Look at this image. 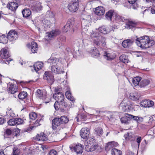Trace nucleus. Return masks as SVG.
Returning a JSON list of instances; mask_svg holds the SVG:
<instances>
[{"label": "nucleus", "instance_id": "23", "mask_svg": "<svg viewBox=\"0 0 155 155\" xmlns=\"http://www.w3.org/2000/svg\"><path fill=\"white\" fill-rule=\"evenodd\" d=\"M95 12L96 15H101L104 14L105 10L102 6H100L96 8Z\"/></svg>", "mask_w": 155, "mask_h": 155}, {"label": "nucleus", "instance_id": "50", "mask_svg": "<svg viewBox=\"0 0 155 155\" xmlns=\"http://www.w3.org/2000/svg\"><path fill=\"white\" fill-rule=\"evenodd\" d=\"M85 117V116L83 115L78 114L76 117L77 118V122H79L81 120H84Z\"/></svg>", "mask_w": 155, "mask_h": 155}, {"label": "nucleus", "instance_id": "31", "mask_svg": "<svg viewBox=\"0 0 155 155\" xmlns=\"http://www.w3.org/2000/svg\"><path fill=\"white\" fill-rule=\"evenodd\" d=\"M150 83V80L147 79L142 80L139 83V86L141 87H144Z\"/></svg>", "mask_w": 155, "mask_h": 155}, {"label": "nucleus", "instance_id": "32", "mask_svg": "<svg viewBox=\"0 0 155 155\" xmlns=\"http://www.w3.org/2000/svg\"><path fill=\"white\" fill-rule=\"evenodd\" d=\"M126 27L129 29H132L135 27L137 25L136 23L131 21H128L126 23Z\"/></svg>", "mask_w": 155, "mask_h": 155}, {"label": "nucleus", "instance_id": "7", "mask_svg": "<svg viewBox=\"0 0 155 155\" xmlns=\"http://www.w3.org/2000/svg\"><path fill=\"white\" fill-rule=\"evenodd\" d=\"M71 150L75 152L77 155H81L83 152V147L81 144H78L74 146H70Z\"/></svg>", "mask_w": 155, "mask_h": 155}, {"label": "nucleus", "instance_id": "51", "mask_svg": "<svg viewBox=\"0 0 155 155\" xmlns=\"http://www.w3.org/2000/svg\"><path fill=\"white\" fill-rule=\"evenodd\" d=\"M20 150L19 149L15 147L13 150V155H18L20 153Z\"/></svg>", "mask_w": 155, "mask_h": 155}, {"label": "nucleus", "instance_id": "55", "mask_svg": "<svg viewBox=\"0 0 155 155\" xmlns=\"http://www.w3.org/2000/svg\"><path fill=\"white\" fill-rule=\"evenodd\" d=\"M7 114L10 116L11 117H15V114L11 110H9L8 112H7Z\"/></svg>", "mask_w": 155, "mask_h": 155}, {"label": "nucleus", "instance_id": "6", "mask_svg": "<svg viewBox=\"0 0 155 155\" xmlns=\"http://www.w3.org/2000/svg\"><path fill=\"white\" fill-rule=\"evenodd\" d=\"M24 120L20 118H15L9 120L8 122V123L10 126H17L23 124Z\"/></svg>", "mask_w": 155, "mask_h": 155}, {"label": "nucleus", "instance_id": "33", "mask_svg": "<svg viewBox=\"0 0 155 155\" xmlns=\"http://www.w3.org/2000/svg\"><path fill=\"white\" fill-rule=\"evenodd\" d=\"M22 14L23 17L26 18L31 15V12L29 9H25L22 11Z\"/></svg>", "mask_w": 155, "mask_h": 155}, {"label": "nucleus", "instance_id": "25", "mask_svg": "<svg viewBox=\"0 0 155 155\" xmlns=\"http://www.w3.org/2000/svg\"><path fill=\"white\" fill-rule=\"evenodd\" d=\"M43 64L41 62H36L34 65L35 70L36 72L40 70L43 67Z\"/></svg>", "mask_w": 155, "mask_h": 155}, {"label": "nucleus", "instance_id": "24", "mask_svg": "<svg viewBox=\"0 0 155 155\" xmlns=\"http://www.w3.org/2000/svg\"><path fill=\"white\" fill-rule=\"evenodd\" d=\"M8 91L9 93L11 94H14L17 90V87L14 84H11L8 88Z\"/></svg>", "mask_w": 155, "mask_h": 155}, {"label": "nucleus", "instance_id": "30", "mask_svg": "<svg viewBox=\"0 0 155 155\" xmlns=\"http://www.w3.org/2000/svg\"><path fill=\"white\" fill-rule=\"evenodd\" d=\"M99 31L104 34H106L109 32L110 30L105 26H103L99 28Z\"/></svg>", "mask_w": 155, "mask_h": 155}, {"label": "nucleus", "instance_id": "63", "mask_svg": "<svg viewBox=\"0 0 155 155\" xmlns=\"http://www.w3.org/2000/svg\"><path fill=\"white\" fill-rule=\"evenodd\" d=\"M112 142V145L113 147H117L118 146V144L117 143V142H115L114 141H111V142Z\"/></svg>", "mask_w": 155, "mask_h": 155}, {"label": "nucleus", "instance_id": "35", "mask_svg": "<svg viewBox=\"0 0 155 155\" xmlns=\"http://www.w3.org/2000/svg\"><path fill=\"white\" fill-rule=\"evenodd\" d=\"M39 117L38 119H37L35 122H34L33 125L31 127L32 128L36 127L41 125L40 122L42 120V117L41 116H39Z\"/></svg>", "mask_w": 155, "mask_h": 155}, {"label": "nucleus", "instance_id": "61", "mask_svg": "<svg viewBox=\"0 0 155 155\" xmlns=\"http://www.w3.org/2000/svg\"><path fill=\"white\" fill-rule=\"evenodd\" d=\"M5 121V119L3 117H0V125L4 123Z\"/></svg>", "mask_w": 155, "mask_h": 155}, {"label": "nucleus", "instance_id": "5", "mask_svg": "<svg viewBox=\"0 0 155 155\" xmlns=\"http://www.w3.org/2000/svg\"><path fill=\"white\" fill-rule=\"evenodd\" d=\"M79 0H72L68 5L69 10L71 12H76L79 7Z\"/></svg>", "mask_w": 155, "mask_h": 155}, {"label": "nucleus", "instance_id": "12", "mask_svg": "<svg viewBox=\"0 0 155 155\" xmlns=\"http://www.w3.org/2000/svg\"><path fill=\"white\" fill-rule=\"evenodd\" d=\"M18 37L17 32L14 30H11L8 33L7 36L8 38L11 40H16Z\"/></svg>", "mask_w": 155, "mask_h": 155}, {"label": "nucleus", "instance_id": "34", "mask_svg": "<svg viewBox=\"0 0 155 155\" xmlns=\"http://www.w3.org/2000/svg\"><path fill=\"white\" fill-rule=\"evenodd\" d=\"M72 25L70 21H68L66 25L64 27L63 30L64 32H66L69 30Z\"/></svg>", "mask_w": 155, "mask_h": 155}, {"label": "nucleus", "instance_id": "9", "mask_svg": "<svg viewBox=\"0 0 155 155\" xmlns=\"http://www.w3.org/2000/svg\"><path fill=\"white\" fill-rule=\"evenodd\" d=\"M51 71L52 72L56 74L63 73L64 72L62 64L60 65H57L56 66H52Z\"/></svg>", "mask_w": 155, "mask_h": 155}, {"label": "nucleus", "instance_id": "11", "mask_svg": "<svg viewBox=\"0 0 155 155\" xmlns=\"http://www.w3.org/2000/svg\"><path fill=\"white\" fill-rule=\"evenodd\" d=\"M91 18L90 15H87L85 18H83L82 21V27L84 29L87 30L89 27V23L91 21Z\"/></svg>", "mask_w": 155, "mask_h": 155}, {"label": "nucleus", "instance_id": "18", "mask_svg": "<svg viewBox=\"0 0 155 155\" xmlns=\"http://www.w3.org/2000/svg\"><path fill=\"white\" fill-rule=\"evenodd\" d=\"M140 97V95L137 92H132L130 93L129 95V97L133 101L138 100Z\"/></svg>", "mask_w": 155, "mask_h": 155}, {"label": "nucleus", "instance_id": "16", "mask_svg": "<svg viewBox=\"0 0 155 155\" xmlns=\"http://www.w3.org/2000/svg\"><path fill=\"white\" fill-rule=\"evenodd\" d=\"M46 92L45 91L38 89L35 93L37 98L40 99H44L46 96Z\"/></svg>", "mask_w": 155, "mask_h": 155}, {"label": "nucleus", "instance_id": "45", "mask_svg": "<svg viewBox=\"0 0 155 155\" xmlns=\"http://www.w3.org/2000/svg\"><path fill=\"white\" fill-rule=\"evenodd\" d=\"M114 19L117 22H120L121 21H124L125 20L123 17L120 16L116 14L114 16Z\"/></svg>", "mask_w": 155, "mask_h": 155}, {"label": "nucleus", "instance_id": "15", "mask_svg": "<svg viewBox=\"0 0 155 155\" xmlns=\"http://www.w3.org/2000/svg\"><path fill=\"white\" fill-rule=\"evenodd\" d=\"M48 62L50 63L52 66H56L58 65H61V63L59 61V60L55 58L51 57L48 61Z\"/></svg>", "mask_w": 155, "mask_h": 155}, {"label": "nucleus", "instance_id": "37", "mask_svg": "<svg viewBox=\"0 0 155 155\" xmlns=\"http://www.w3.org/2000/svg\"><path fill=\"white\" fill-rule=\"evenodd\" d=\"M39 116H41L40 114H37L35 112H32L29 114L30 118L32 120H35L36 118L38 119Z\"/></svg>", "mask_w": 155, "mask_h": 155}, {"label": "nucleus", "instance_id": "39", "mask_svg": "<svg viewBox=\"0 0 155 155\" xmlns=\"http://www.w3.org/2000/svg\"><path fill=\"white\" fill-rule=\"evenodd\" d=\"M112 155H122V152L116 148L113 149L111 151Z\"/></svg>", "mask_w": 155, "mask_h": 155}, {"label": "nucleus", "instance_id": "41", "mask_svg": "<svg viewBox=\"0 0 155 155\" xmlns=\"http://www.w3.org/2000/svg\"><path fill=\"white\" fill-rule=\"evenodd\" d=\"M61 124H65L68 123L69 120L67 117L66 116H61L60 118H59Z\"/></svg>", "mask_w": 155, "mask_h": 155}, {"label": "nucleus", "instance_id": "3", "mask_svg": "<svg viewBox=\"0 0 155 155\" xmlns=\"http://www.w3.org/2000/svg\"><path fill=\"white\" fill-rule=\"evenodd\" d=\"M133 105L127 98H124L120 105V109L122 111L128 112L133 107Z\"/></svg>", "mask_w": 155, "mask_h": 155}, {"label": "nucleus", "instance_id": "47", "mask_svg": "<svg viewBox=\"0 0 155 155\" xmlns=\"http://www.w3.org/2000/svg\"><path fill=\"white\" fill-rule=\"evenodd\" d=\"M147 100L142 101L140 103V105L143 107H148Z\"/></svg>", "mask_w": 155, "mask_h": 155}, {"label": "nucleus", "instance_id": "26", "mask_svg": "<svg viewBox=\"0 0 155 155\" xmlns=\"http://www.w3.org/2000/svg\"><path fill=\"white\" fill-rule=\"evenodd\" d=\"M103 55L104 57L107 60L112 59L114 58L113 54L109 53L107 51H104L103 53Z\"/></svg>", "mask_w": 155, "mask_h": 155}, {"label": "nucleus", "instance_id": "4", "mask_svg": "<svg viewBox=\"0 0 155 155\" xmlns=\"http://www.w3.org/2000/svg\"><path fill=\"white\" fill-rule=\"evenodd\" d=\"M0 56L2 58L6 60L5 61L2 62H1L0 63L1 64L4 63L6 64H9V61L12 60H10V58L8 59L9 57L10 56V54H9L6 48H4L1 50L0 52Z\"/></svg>", "mask_w": 155, "mask_h": 155}, {"label": "nucleus", "instance_id": "58", "mask_svg": "<svg viewBox=\"0 0 155 155\" xmlns=\"http://www.w3.org/2000/svg\"><path fill=\"white\" fill-rule=\"evenodd\" d=\"M151 12L152 14H155V5L153 6L151 8Z\"/></svg>", "mask_w": 155, "mask_h": 155}, {"label": "nucleus", "instance_id": "40", "mask_svg": "<svg viewBox=\"0 0 155 155\" xmlns=\"http://www.w3.org/2000/svg\"><path fill=\"white\" fill-rule=\"evenodd\" d=\"M137 0H128L129 2L132 5V8L134 9H136L138 7V4L136 2Z\"/></svg>", "mask_w": 155, "mask_h": 155}, {"label": "nucleus", "instance_id": "42", "mask_svg": "<svg viewBox=\"0 0 155 155\" xmlns=\"http://www.w3.org/2000/svg\"><path fill=\"white\" fill-rule=\"evenodd\" d=\"M113 12V11L110 10L106 13V18L108 20L111 21Z\"/></svg>", "mask_w": 155, "mask_h": 155}, {"label": "nucleus", "instance_id": "54", "mask_svg": "<svg viewBox=\"0 0 155 155\" xmlns=\"http://www.w3.org/2000/svg\"><path fill=\"white\" fill-rule=\"evenodd\" d=\"M147 102L148 103L147 104H148V107H150L153 106L154 105V102L150 100H147Z\"/></svg>", "mask_w": 155, "mask_h": 155}, {"label": "nucleus", "instance_id": "56", "mask_svg": "<svg viewBox=\"0 0 155 155\" xmlns=\"http://www.w3.org/2000/svg\"><path fill=\"white\" fill-rule=\"evenodd\" d=\"M57 152L54 150H50L48 153V155H56Z\"/></svg>", "mask_w": 155, "mask_h": 155}, {"label": "nucleus", "instance_id": "60", "mask_svg": "<svg viewBox=\"0 0 155 155\" xmlns=\"http://www.w3.org/2000/svg\"><path fill=\"white\" fill-rule=\"evenodd\" d=\"M153 132L152 130H148L147 132V135H153Z\"/></svg>", "mask_w": 155, "mask_h": 155}, {"label": "nucleus", "instance_id": "48", "mask_svg": "<svg viewBox=\"0 0 155 155\" xmlns=\"http://www.w3.org/2000/svg\"><path fill=\"white\" fill-rule=\"evenodd\" d=\"M124 137L127 140H130L132 137L131 134L130 133H127L125 134L124 136Z\"/></svg>", "mask_w": 155, "mask_h": 155}, {"label": "nucleus", "instance_id": "28", "mask_svg": "<svg viewBox=\"0 0 155 155\" xmlns=\"http://www.w3.org/2000/svg\"><path fill=\"white\" fill-rule=\"evenodd\" d=\"M125 116L120 119V121L122 123L127 124L128 121L130 120V115L128 114H125Z\"/></svg>", "mask_w": 155, "mask_h": 155}, {"label": "nucleus", "instance_id": "57", "mask_svg": "<svg viewBox=\"0 0 155 155\" xmlns=\"http://www.w3.org/2000/svg\"><path fill=\"white\" fill-rule=\"evenodd\" d=\"M141 140V138L140 137L138 136L136 140V142L137 143V145L139 147L140 145V143Z\"/></svg>", "mask_w": 155, "mask_h": 155}, {"label": "nucleus", "instance_id": "19", "mask_svg": "<svg viewBox=\"0 0 155 155\" xmlns=\"http://www.w3.org/2000/svg\"><path fill=\"white\" fill-rule=\"evenodd\" d=\"M97 146L93 143H87L85 147V150L87 152H91L94 151L96 149Z\"/></svg>", "mask_w": 155, "mask_h": 155}, {"label": "nucleus", "instance_id": "20", "mask_svg": "<svg viewBox=\"0 0 155 155\" xmlns=\"http://www.w3.org/2000/svg\"><path fill=\"white\" fill-rule=\"evenodd\" d=\"M31 45L29 44H28L27 46L28 48L31 47V51L32 52L35 53L37 52V51L38 49V45L35 42H32L31 43Z\"/></svg>", "mask_w": 155, "mask_h": 155}, {"label": "nucleus", "instance_id": "62", "mask_svg": "<svg viewBox=\"0 0 155 155\" xmlns=\"http://www.w3.org/2000/svg\"><path fill=\"white\" fill-rule=\"evenodd\" d=\"M40 7L41 5H38L36 6V7H35V8H33V10H36V11H39L41 9L40 8Z\"/></svg>", "mask_w": 155, "mask_h": 155}, {"label": "nucleus", "instance_id": "53", "mask_svg": "<svg viewBox=\"0 0 155 155\" xmlns=\"http://www.w3.org/2000/svg\"><path fill=\"white\" fill-rule=\"evenodd\" d=\"M112 142H110L108 143L106 146V149L109 150L110 148H112L113 147L112 145Z\"/></svg>", "mask_w": 155, "mask_h": 155}, {"label": "nucleus", "instance_id": "44", "mask_svg": "<svg viewBox=\"0 0 155 155\" xmlns=\"http://www.w3.org/2000/svg\"><path fill=\"white\" fill-rule=\"evenodd\" d=\"M27 95V93L26 92L24 91L21 92L18 95V97L19 99L23 100L25 99Z\"/></svg>", "mask_w": 155, "mask_h": 155}, {"label": "nucleus", "instance_id": "22", "mask_svg": "<svg viewBox=\"0 0 155 155\" xmlns=\"http://www.w3.org/2000/svg\"><path fill=\"white\" fill-rule=\"evenodd\" d=\"M35 139L38 141H44L47 140L48 138L46 135L42 133H41L40 134H37L36 136Z\"/></svg>", "mask_w": 155, "mask_h": 155}, {"label": "nucleus", "instance_id": "46", "mask_svg": "<svg viewBox=\"0 0 155 155\" xmlns=\"http://www.w3.org/2000/svg\"><path fill=\"white\" fill-rule=\"evenodd\" d=\"M95 134L98 136H101L103 134L102 129L100 127L96 128L95 130Z\"/></svg>", "mask_w": 155, "mask_h": 155}, {"label": "nucleus", "instance_id": "27", "mask_svg": "<svg viewBox=\"0 0 155 155\" xmlns=\"http://www.w3.org/2000/svg\"><path fill=\"white\" fill-rule=\"evenodd\" d=\"M91 55L93 57H97L100 55V53L95 48H94L90 51Z\"/></svg>", "mask_w": 155, "mask_h": 155}, {"label": "nucleus", "instance_id": "13", "mask_svg": "<svg viewBox=\"0 0 155 155\" xmlns=\"http://www.w3.org/2000/svg\"><path fill=\"white\" fill-rule=\"evenodd\" d=\"M80 134L83 138L84 139L87 138L89 135V129L87 127L83 128L81 130Z\"/></svg>", "mask_w": 155, "mask_h": 155}, {"label": "nucleus", "instance_id": "17", "mask_svg": "<svg viewBox=\"0 0 155 155\" xmlns=\"http://www.w3.org/2000/svg\"><path fill=\"white\" fill-rule=\"evenodd\" d=\"M134 42V41L132 39H127L124 40L122 42V45L124 48H127L130 46Z\"/></svg>", "mask_w": 155, "mask_h": 155}, {"label": "nucleus", "instance_id": "29", "mask_svg": "<svg viewBox=\"0 0 155 155\" xmlns=\"http://www.w3.org/2000/svg\"><path fill=\"white\" fill-rule=\"evenodd\" d=\"M18 4L15 2H11L8 5L9 8L12 11L15 10L18 7Z\"/></svg>", "mask_w": 155, "mask_h": 155}, {"label": "nucleus", "instance_id": "21", "mask_svg": "<svg viewBox=\"0 0 155 155\" xmlns=\"http://www.w3.org/2000/svg\"><path fill=\"white\" fill-rule=\"evenodd\" d=\"M61 124L59 118H54L52 120V128L54 130Z\"/></svg>", "mask_w": 155, "mask_h": 155}, {"label": "nucleus", "instance_id": "52", "mask_svg": "<svg viewBox=\"0 0 155 155\" xmlns=\"http://www.w3.org/2000/svg\"><path fill=\"white\" fill-rule=\"evenodd\" d=\"M130 118L132 117V118L134 119V120L136 121H141L143 120V118L142 117L140 118L137 116H135L131 115H130Z\"/></svg>", "mask_w": 155, "mask_h": 155}, {"label": "nucleus", "instance_id": "14", "mask_svg": "<svg viewBox=\"0 0 155 155\" xmlns=\"http://www.w3.org/2000/svg\"><path fill=\"white\" fill-rule=\"evenodd\" d=\"M45 80H46L49 84H51L54 81V77L51 74H48L47 72H45L43 77Z\"/></svg>", "mask_w": 155, "mask_h": 155}, {"label": "nucleus", "instance_id": "2", "mask_svg": "<svg viewBox=\"0 0 155 155\" xmlns=\"http://www.w3.org/2000/svg\"><path fill=\"white\" fill-rule=\"evenodd\" d=\"M97 30L96 31H93L91 36L92 38H95L93 39L94 43L97 46L101 45L105 46L106 45L105 38L104 37L101 36L100 34L97 32Z\"/></svg>", "mask_w": 155, "mask_h": 155}, {"label": "nucleus", "instance_id": "10", "mask_svg": "<svg viewBox=\"0 0 155 155\" xmlns=\"http://www.w3.org/2000/svg\"><path fill=\"white\" fill-rule=\"evenodd\" d=\"M53 98L57 101L60 102L61 105L63 104L64 99V95L62 92L55 93L53 95Z\"/></svg>", "mask_w": 155, "mask_h": 155}, {"label": "nucleus", "instance_id": "64", "mask_svg": "<svg viewBox=\"0 0 155 155\" xmlns=\"http://www.w3.org/2000/svg\"><path fill=\"white\" fill-rule=\"evenodd\" d=\"M91 113L92 114H91L92 115H94V114H98L97 111L94 110H93V111Z\"/></svg>", "mask_w": 155, "mask_h": 155}, {"label": "nucleus", "instance_id": "49", "mask_svg": "<svg viewBox=\"0 0 155 155\" xmlns=\"http://www.w3.org/2000/svg\"><path fill=\"white\" fill-rule=\"evenodd\" d=\"M59 103H60V102L56 101L54 104V107L55 109L56 110H59V108L61 107V105L59 104Z\"/></svg>", "mask_w": 155, "mask_h": 155}, {"label": "nucleus", "instance_id": "43", "mask_svg": "<svg viewBox=\"0 0 155 155\" xmlns=\"http://www.w3.org/2000/svg\"><path fill=\"white\" fill-rule=\"evenodd\" d=\"M119 59L121 61L124 63H128L127 57L124 54L120 55L119 57Z\"/></svg>", "mask_w": 155, "mask_h": 155}, {"label": "nucleus", "instance_id": "1", "mask_svg": "<svg viewBox=\"0 0 155 155\" xmlns=\"http://www.w3.org/2000/svg\"><path fill=\"white\" fill-rule=\"evenodd\" d=\"M137 45L142 48H147L153 45L154 41L150 39L147 36H143L137 38L136 40Z\"/></svg>", "mask_w": 155, "mask_h": 155}, {"label": "nucleus", "instance_id": "59", "mask_svg": "<svg viewBox=\"0 0 155 155\" xmlns=\"http://www.w3.org/2000/svg\"><path fill=\"white\" fill-rule=\"evenodd\" d=\"M5 132L6 134L8 135H10L12 133V131L11 130L9 129H8L6 130Z\"/></svg>", "mask_w": 155, "mask_h": 155}, {"label": "nucleus", "instance_id": "8", "mask_svg": "<svg viewBox=\"0 0 155 155\" xmlns=\"http://www.w3.org/2000/svg\"><path fill=\"white\" fill-rule=\"evenodd\" d=\"M61 33V31L58 29H55L54 30H53L51 32L47 33V35L45 36V39L47 40H50L54 37L59 35Z\"/></svg>", "mask_w": 155, "mask_h": 155}, {"label": "nucleus", "instance_id": "36", "mask_svg": "<svg viewBox=\"0 0 155 155\" xmlns=\"http://www.w3.org/2000/svg\"><path fill=\"white\" fill-rule=\"evenodd\" d=\"M141 78L140 77H136L133 78L132 80V83L135 86H137L139 84V82L140 81Z\"/></svg>", "mask_w": 155, "mask_h": 155}, {"label": "nucleus", "instance_id": "38", "mask_svg": "<svg viewBox=\"0 0 155 155\" xmlns=\"http://www.w3.org/2000/svg\"><path fill=\"white\" fill-rule=\"evenodd\" d=\"M65 94L66 97L70 101H72V102L74 103V99L72 97L70 92L69 91H67Z\"/></svg>", "mask_w": 155, "mask_h": 155}]
</instances>
